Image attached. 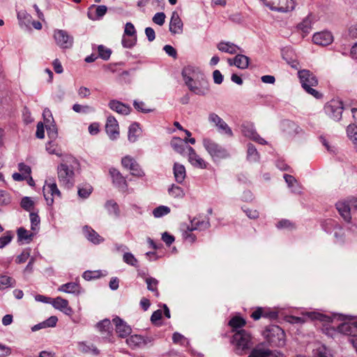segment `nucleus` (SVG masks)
<instances>
[{
  "instance_id": "obj_58",
  "label": "nucleus",
  "mask_w": 357,
  "mask_h": 357,
  "mask_svg": "<svg viewBox=\"0 0 357 357\" xmlns=\"http://www.w3.org/2000/svg\"><path fill=\"white\" fill-rule=\"evenodd\" d=\"M129 170L130 171V174L132 176H137L139 178H142L145 176V173H144V170L142 169V167H140V165H139V163L137 162H136L135 164H133L132 165V167H130L129 168Z\"/></svg>"
},
{
  "instance_id": "obj_52",
  "label": "nucleus",
  "mask_w": 357,
  "mask_h": 357,
  "mask_svg": "<svg viewBox=\"0 0 357 357\" xmlns=\"http://www.w3.org/2000/svg\"><path fill=\"white\" fill-rule=\"evenodd\" d=\"M137 42V37L123 36L121 39V45L124 48L132 49Z\"/></svg>"
},
{
  "instance_id": "obj_1",
  "label": "nucleus",
  "mask_w": 357,
  "mask_h": 357,
  "mask_svg": "<svg viewBox=\"0 0 357 357\" xmlns=\"http://www.w3.org/2000/svg\"><path fill=\"white\" fill-rule=\"evenodd\" d=\"M304 314L312 320H319L324 323L333 322L335 319L342 321V323L337 326V331L352 337L349 341L357 352V317L340 313L328 315L314 311L306 312Z\"/></svg>"
},
{
  "instance_id": "obj_12",
  "label": "nucleus",
  "mask_w": 357,
  "mask_h": 357,
  "mask_svg": "<svg viewBox=\"0 0 357 357\" xmlns=\"http://www.w3.org/2000/svg\"><path fill=\"white\" fill-rule=\"evenodd\" d=\"M335 208L344 221L350 226L349 229L354 231L356 225L351 221V208L347 201H339L335 204Z\"/></svg>"
},
{
  "instance_id": "obj_51",
  "label": "nucleus",
  "mask_w": 357,
  "mask_h": 357,
  "mask_svg": "<svg viewBox=\"0 0 357 357\" xmlns=\"http://www.w3.org/2000/svg\"><path fill=\"white\" fill-rule=\"evenodd\" d=\"M171 209L167 206L160 205L153 210V215L155 218H160L168 215Z\"/></svg>"
},
{
  "instance_id": "obj_34",
  "label": "nucleus",
  "mask_w": 357,
  "mask_h": 357,
  "mask_svg": "<svg viewBox=\"0 0 357 357\" xmlns=\"http://www.w3.org/2000/svg\"><path fill=\"white\" fill-rule=\"evenodd\" d=\"M190 228L188 226V224L183 223L181 225V230L182 231V237L183 238L189 242V243H194L197 237L195 234L192 233L194 230H190Z\"/></svg>"
},
{
  "instance_id": "obj_48",
  "label": "nucleus",
  "mask_w": 357,
  "mask_h": 357,
  "mask_svg": "<svg viewBox=\"0 0 357 357\" xmlns=\"http://www.w3.org/2000/svg\"><path fill=\"white\" fill-rule=\"evenodd\" d=\"M168 193L174 198H183L185 196V192L183 188L175 184H172L168 188Z\"/></svg>"
},
{
  "instance_id": "obj_33",
  "label": "nucleus",
  "mask_w": 357,
  "mask_h": 357,
  "mask_svg": "<svg viewBox=\"0 0 357 357\" xmlns=\"http://www.w3.org/2000/svg\"><path fill=\"white\" fill-rule=\"evenodd\" d=\"M312 20L310 15L305 17L303 21L297 25V28L301 30L304 36L308 34L312 30Z\"/></svg>"
},
{
  "instance_id": "obj_53",
  "label": "nucleus",
  "mask_w": 357,
  "mask_h": 357,
  "mask_svg": "<svg viewBox=\"0 0 357 357\" xmlns=\"http://www.w3.org/2000/svg\"><path fill=\"white\" fill-rule=\"evenodd\" d=\"M73 109L74 112L79 114H89L95 112V109L90 105H82L78 103L73 105Z\"/></svg>"
},
{
  "instance_id": "obj_55",
  "label": "nucleus",
  "mask_w": 357,
  "mask_h": 357,
  "mask_svg": "<svg viewBox=\"0 0 357 357\" xmlns=\"http://www.w3.org/2000/svg\"><path fill=\"white\" fill-rule=\"evenodd\" d=\"M14 237L12 231H6L3 235L0 237V249L3 248L8 245Z\"/></svg>"
},
{
  "instance_id": "obj_56",
  "label": "nucleus",
  "mask_w": 357,
  "mask_h": 357,
  "mask_svg": "<svg viewBox=\"0 0 357 357\" xmlns=\"http://www.w3.org/2000/svg\"><path fill=\"white\" fill-rule=\"evenodd\" d=\"M21 207L26 211L33 212L34 202L29 197H24L20 202Z\"/></svg>"
},
{
  "instance_id": "obj_32",
  "label": "nucleus",
  "mask_w": 357,
  "mask_h": 357,
  "mask_svg": "<svg viewBox=\"0 0 357 357\" xmlns=\"http://www.w3.org/2000/svg\"><path fill=\"white\" fill-rule=\"evenodd\" d=\"M278 6H276L275 8H280V10H275L279 13H287L291 11L295 8L294 0H278Z\"/></svg>"
},
{
  "instance_id": "obj_9",
  "label": "nucleus",
  "mask_w": 357,
  "mask_h": 357,
  "mask_svg": "<svg viewBox=\"0 0 357 357\" xmlns=\"http://www.w3.org/2000/svg\"><path fill=\"white\" fill-rule=\"evenodd\" d=\"M155 338L153 336H143L141 335H132L126 339V343L132 349H143L152 345Z\"/></svg>"
},
{
  "instance_id": "obj_22",
  "label": "nucleus",
  "mask_w": 357,
  "mask_h": 357,
  "mask_svg": "<svg viewBox=\"0 0 357 357\" xmlns=\"http://www.w3.org/2000/svg\"><path fill=\"white\" fill-rule=\"evenodd\" d=\"M109 174L112 178V183L115 187L119 189L127 188V181L118 169L115 168L109 169Z\"/></svg>"
},
{
  "instance_id": "obj_63",
  "label": "nucleus",
  "mask_w": 357,
  "mask_h": 357,
  "mask_svg": "<svg viewBox=\"0 0 357 357\" xmlns=\"http://www.w3.org/2000/svg\"><path fill=\"white\" fill-rule=\"evenodd\" d=\"M47 136L50 141L54 140L58 136V131L56 125L46 126Z\"/></svg>"
},
{
  "instance_id": "obj_39",
  "label": "nucleus",
  "mask_w": 357,
  "mask_h": 357,
  "mask_svg": "<svg viewBox=\"0 0 357 357\" xmlns=\"http://www.w3.org/2000/svg\"><path fill=\"white\" fill-rule=\"evenodd\" d=\"M17 16L20 26L24 25L26 27L29 26L32 20V17L29 13L22 10L17 12Z\"/></svg>"
},
{
  "instance_id": "obj_31",
  "label": "nucleus",
  "mask_w": 357,
  "mask_h": 357,
  "mask_svg": "<svg viewBox=\"0 0 357 357\" xmlns=\"http://www.w3.org/2000/svg\"><path fill=\"white\" fill-rule=\"evenodd\" d=\"M173 172L175 181L178 183H182L186 177V171L184 165L178 162H174Z\"/></svg>"
},
{
  "instance_id": "obj_43",
  "label": "nucleus",
  "mask_w": 357,
  "mask_h": 357,
  "mask_svg": "<svg viewBox=\"0 0 357 357\" xmlns=\"http://www.w3.org/2000/svg\"><path fill=\"white\" fill-rule=\"evenodd\" d=\"M247 159L252 162H257L259 160V154L256 147L251 143L248 144Z\"/></svg>"
},
{
  "instance_id": "obj_36",
  "label": "nucleus",
  "mask_w": 357,
  "mask_h": 357,
  "mask_svg": "<svg viewBox=\"0 0 357 357\" xmlns=\"http://www.w3.org/2000/svg\"><path fill=\"white\" fill-rule=\"evenodd\" d=\"M339 222L332 218L326 219L321 222V227L327 234H332L334 229L339 225Z\"/></svg>"
},
{
  "instance_id": "obj_40",
  "label": "nucleus",
  "mask_w": 357,
  "mask_h": 357,
  "mask_svg": "<svg viewBox=\"0 0 357 357\" xmlns=\"http://www.w3.org/2000/svg\"><path fill=\"white\" fill-rule=\"evenodd\" d=\"M335 243L337 244H344L346 241V236L343 227L339 224V225L333 231Z\"/></svg>"
},
{
  "instance_id": "obj_13",
  "label": "nucleus",
  "mask_w": 357,
  "mask_h": 357,
  "mask_svg": "<svg viewBox=\"0 0 357 357\" xmlns=\"http://www.w3.org/2000/svg\"><path fill=\"white\" fill-rule=\"evenodd\" d=\"M54 39L56 45L62 49H69L73 47V37L66 31L56 29L54 31Z\"/></svg>"
},
{
  "instance_id": "obj_44",
  "label": "nucleus",
  "mask_w": 357,
  "mask_h": 357,
  "mask_svg": "<svg viewBox=\"0 0 357 357\" xmlns=\"http://www.w3.org/2000/svg\"><path fill=\"white\" fill-rule=\"evenodd\" d=\"M96 328L102 333V334H109L111 332L112 326L111 321L109 319H105L96 324Z\"/></svg>"
},
{
  "instance_id": "obj_24",
  "label": "nucleus",
  "mask_w": 357,
  "mask_h": 357,
  "mask_svg": "<svg viewBox=\"0 0 357 357\" xmlns=\"http://www.w3.org/2000/svg\"><path fill=\"white\" fill-rule=\"evenodd\" d=\"M108 106L112 110L123 115H128L131 111V107L129 105L116 100H110Z\"/></svg>"
},
{
  "instance_id": "obj_5",
  "label": "nucleus",
  "mask_w": 357,
  "mask_h": 357,
  "mask_svg": "<svg viewBox=\"0 0 357 357\" xmlns=\"http://www.w3.org/2000/svg\"><path fill=\"white\" fill-rule=\"evenodd\" d=\"M264 336L272 347H281L285 344V333L277 325H271L266 327L264 332Z\"/></svg>"
},
{
  "instance_id": "obj_14",
  "label": "nucleus",
  "mask_w": 357,
  "mask_h": 357,
  "mask_svg": "<svg viewBox=\"0 0 357 357\" xmlns=\"http://www.w3.org/2000/svg\"><path fill=\"white\" fill-rule=\"evenodd\" d=\"M208 121H209V122L215 124V126L217 128L218 131L220 134L226 135L229 137H232L234 135L231 128L218 114H216L215 113L210 114L208 116Z\"/></svg>"
},
{
  "instance_id": "obj_19",
  "label": "nucleus",
  "mask_w": 357,
  "mask_h": 357,
  "mask_svg": "<svg viewBox=\"0 0 357 357\" xmlns=\"http://www.w3.org/2000/svg\"><path fill=\"white\" fill-rule=\"evenodd\" d=\"M82 232L84 237L93 244L98 245L105 241V239L90 226H84Z\"/></svg>"
},
{
  "instance_id": "obj_10",
  "label": "nucleus",
  "mask_w": 357,
  "mask_h": 357,
  "mask_svg": "<svg viewBox=\"0 0 357 357\" xmlns=\"http://www.w3.org/2000/svg\"><path fill=\"white\" fill-rule=\"evenodd\" d=\"M187 87L192 93L199 96H205L210 92V84L206 75L195 79Z\"/></svg>"
},
{
  "instance_id": "obj_47",
  "label": "nucleus",
  "mask_w": 357,
  "mask_h": 357,
  "mask_svg": "<svg viewBox=\"0 0 357 357\" xmlns=\"http://www.w3.org/2000/svg\"><path fill=\"white\" fill-rule=\"evenodd\" d=\"M145 282L147 284V289L149 291H152L155 294V296H159V292L158 291V280L153 277H148L145 279Z\"/></svg>"
},
{
  "instance_id": "obj_23",
  "label": "nucleus",
  "mask_w": 357,
  "mask_h": 357,
  "mask_svg": "<svg viewBox=\"0 0 357 357\" xmlns=\"http://www.w3.org/2000/svg\"><path fill=\"white\" fill-rule=\"evenodd\" d=\"M183 22L177 12L174 11L172 14L169 22V31L173 34H179L183 31Z\"/></svg>"
},
{
  "instance_id": "obj_2",
  "label": "nucleus",
  "mask_w": 357,
  "mask_h": 357,
  "mask_svg": "<svg viewBox=\"0 0 357 357\" xmlns=\"http://www.w3.org/2000/svg\"><path fill=\"white\" fill-rule=\"evenodd\" d=\"M234 351L238 355H243L250 350L252 347L251 334L245 329L236 331L231 340Z\"/></svg>"
},
{
  "instance_id": "obj_26",
  "label": "nucleus",
  "mask_w": 357,
  "mask_h": 357,
  "mask_svg": "<svg viewBox=\"0 0 357 357\" xmlns=\"http://www.w3.org/2000/svg\"><path fill=\"white\" fill-rule=\"evenodd\" d=\"M282 357L283 354L280 351H271L269 349H264L260 348L254 349L248 357Z\"/></svg>"
},
{
  "instance_id": "obj_30",
  "label": "nucleus",
  "mask_w": 357,
  "mask_h": 357,
  "mask_svg": "<svg viewBox=\"0 0 357 357\" xmlns=\"http://www.w3.org/2000/svg\"><path fill=\"white\" fill-rule=\"evenodd\" d=\"M188 226L190 228V230L204 231L210 227V222L208 220H200L194 218L192 220H190V222Z\"/></svg>"
},
{
  "instance_id": "obj_57",
  "label": "nucleus",
  "mask_w": 357,
  "mask_h": 357,
  "mask_svg": "<svg viewBox=\"0 0 357 357\" xmlns=\"http://www.w3.org/2000/svg\"><path fill=\"white\" fill-rule=\"evenodd\" d=\"M133 106L135 109L144 114H147L153 112V109L147 108L146 104L143 101L135 100L133 101Z\"/></svg>"
},
{
  "instance_id": "obj_4",
  "label": "nucleus",
  "mask_w": 357,
  "mask_h": 357,
  "mask_svg": "<svg viewBox=\"0 0 357 357\" xmlns=\"http://www.w3.org/2000/svg\"><path fill=\"white\" fill-rule=\"evenodd\" d=\"M203 146L213 161L226 159L230 156L229 151L211 138H204Z\"/></svg>"
},
{
  "instance_id": "obj_64",
  "label": "nucleus",
  "mask_w": 357,
  "mask_h": 357,
  "mask_svg": "<svg viewBox=\"0 0 357 357\" xmlns=\"http://www.w3.org/2000/svg\"><path fill=\"white\" fill-rule=\"evenodd\" d=\"M52 141L53 140L48 142V143L46 144V150L50 154H54L60 156L61 151Z\"/></svg>"
},
{
  "instance_id": "obj_61",
  "label": "nucleus",
  "mask_w": 357,
  "mask_h": 357,
  "mask_svg": "<svg viewBox=\"0 0 357 357\" xmlns=\"http://www.w3.org/2000/svg\"><path fill=\"white\" fill-rule=\"evenodd\" d=\"M123 36L137 37L136 29L132 22H126Z\"/></svg>"
},
{
  "instance_id": "obj_8",
  "label": "nucleus",
  "mask_w": 357,
  "mask_h": 357,
  "mask_svg": "<svg viewBox=\"0 0 357 357\" xmlns=\"http://www.w3.org/2000/svg\"><path fill=\"white\" fill-rule=\"evenodd\" d=\"M204 75H205V74L200 68L194 65L185 66L183 68L181 71V76L186 86L194 82L195 79H198Z\"/></svg>"
},
{
  "instance_id": "obj_17",
  "label": "nucleus",
  "mask_w": 357,
  "mask_h": 357,
  "mask_svg": "<svg viewBox=\"0 0 357 357\" xmlns=\"http://www.w3.org/2000/svg\"><path fill=\"white\" fill-rule=\"evenodd\" d=\"M105 130L112 140L116 139L119 136V127L116 119L113 116H108L105 125Z\"/></svg>"
},
{
  "instance_id": "obj_37",
  "label": "nucleus",
  "mask_w": 357,
  "mask_h": 357,
  "mask_svg": "<svg viewBox=\"0 0 357 357\" xmlns=\"http://www.w3.org/2000/svg\"><path fill=\"white\" fill-rule=\"evenodd\" d=\"M91 7H96V14L93 15L90 12H88V17L90 20H97L101 19L107 13V8L106 6L100 5L95 6L93 5Z\"/></svg>"
},
{
  "instance_id": "obj_28",
  "label": "nucleus",
  "mask_w": 357,
  "mask_h": 357,
  "mask_svg": "<svg viewBox=\"0 0 357 357\" xmlns=\"http://www.w3.org/2000/svg\"><path fill=\"white\" fill-rule=\"evenodd\" d=\"M58 290L66 294L79 295L81 293V287L79 286V283L75 282H67L61 285L58 288Z\"/></svg>"
},
{
  "instance_id": "obj_20",
  "label": "nucleus",
  "mask_w": 357,
  "mask_h": 357,
  "mask_svg": "<svg viewBox=\"0 0 357 357\" xmlns=\"http://www.w3.org/2000/svg\"><path fill=\"white\" fill-rule=\"evenodd\" d=\"M312 40L317 45L326 46L333 42V37L330 31H325L314 33Z\"/></svg>"
},
{
  "instance_id": "obj_38",
  "label": "nucleus",
  "mask_w": 357,
  "mask_h": 357,
  "mask_svg": "<svg viewBox=\"0 0 357 357\" xmlns=\"http://www.w3.org/2000/svg\"><path fill=\"white\" fill-rule=\"evenodd\" d=\"M250 59L247 56L243 54H238L234 57V66L240 69H245L248 67Z\"/></svg>"
},
{
  "instance_id": "obj_21",
  "label": "nucleus",
  "mask_w": 357,
  "mask_h": 357,
  "mask_svg": "<svg viewBox=\"0 0 357 357\" xmlns=\"http://www.w3.org/2000/svg\"><path fill=\"white\" fill-rule=\"evenodd\" d=\"M50 304L56 310L63 312L65 314L70 315L73 309L69 306L68 301L60 296L52 299Z\"/></svg>"
},
{
  "instance_id": "obj_27",
  "label": "nucleus",
  "mask_w": 357,
  "mask_h": 357,
  "mask_svg": "<svg viewBox=\"0 0 357 357\" xmlns=\"http://www.w3.org/2000/svg\"><path fill=\"white\" fill-rule=\"evenodd\" d=\"M217 48L222 52H225L230 54H237L238 51L241 50L240 47L233 43L228 41L220 42L217 45Z\"/></svg>"
},
{
  "instance_id": "obj_49",
  "label": "nucleus",
  "mask_w": 357,
  "mask_h": 357,
  "mask_svg": "<svg viewBox=\"0 0 357 357\" xmlns=\"http://www.w3.org/2000/svg\"><path fill=\"white\" fill-rule=\"evenodd\" d=\"M29 218L31 222V229L36 234L40 228V218L38 213L35 212H31Z\"/></svg>"
},
{
  "instance_id": "obj_54",
  "label": "nucleus",
  "mask_w": 357,
  "mask_h": 357,
  "mask_svg": "<svg viewBox=\"0 0 357 357\" xmlns=\"http://www.w3.org/2000/svg\"><path fill=\"white\" fill-rule=\"evenodd\" d=\"M98 57L105 61H107L112 54V51L109 48L106 47L103 45H99L97 47Z\"/></svg>"
},
{
  "instance_id": "obj_45",
  "label": "nucleus",
  "mask_w": 357,
  "mask_h": 357,
  "mask_svg": "<svg viewBox=\"0 0 357 357\" xmlns=\"http://www.w3.org/2000/svg\"><path fill=\"white\" fill-rule=\"evenodd\" d=\"M246 322L244 319L240 317H234L229 321V325L232 328V331L241 330L240 328L244 326Z\"/></svg>"
},
{
  "instance_id": "obj_59",
  "label": "nucleus",
  "mask_w": 357,
  "mask_h": 357,
  "mask_svg": "<svg viewBox=\"0 0 357 357\" xmlns=\"http://www.w3.org/2000/svg\"><path fill=\"white\" fill-rule=\"evenodd\" d=\"M173 342L175 344H180L183 346H188L189 344V341L187 338H185L182 334L175 332L172 335Z\"/></svg>"
},
{
  "instance_id": "obj_18",
  "label": "nucleus",
  "mask_w": 357,
  "mask_h": 357,
  "mask_svg": "<svg viewBox=\"0 0 357 357\" xmlns=\"http://www.w3.org/2000/svg\"><path fill=\"white\" fill-rule=\"evenodd\" d=\"M188 161L195 167L206 169L207 162L202 159L192 147H188Z\"/></svg>"
},
{
  "instance_id": "obj_6",
  "label": "nucleus",
  "mask_w": 357,
  "mask_h": 357,
  "mask_svg": "<svg viewBox=\"0 0 357 357\" xmlns=\"http://www.w3.org/2000/svg\"><path fill=\"white\" fill-rule=\"evenodd\" d=\"M59 181L67 189L71 188L75 183L74 167L66 162L61 163L57 167Z\"/></svg>"
},
{
  "instance_id": "obj_60",
  "label": "nucleus",
  "mask_w": 357,
  "mask_h": 357,
  "mask_svg": "<svg viewBox=\"0 0 357 357\" xmlns=\"http://www.w3.org/2000/svg\"><path fill=\"white\" fill-rule=\"evenodd\" d=\"M123 260L128 265L135 267L137 266L138 261L131 252H125L123 256Z\"/></svg>"
},
{
  "instance_id": "obj_25",
  "label": "nucleus",
  "mask_w": 357,
  "mask_h": 357,
  "mask_svg": "<svg viewBox=\"0 0 357 357\" xmlns=\"http://www.w3.org/2000/svg\"><path fill=\"white\" fill-rule=\"evenodd\" d=\"M170 145L174 151L181 155H185L186 151L188 152V147H191L190 146L185 144L183 139L176 137L172 138L170 142Z\"/></svg>"
},
{
  "instance_id": "obj_16",
  "label": "nucleus",
  "mask_w": 357,
  "mask_h": 357,
  "mask_svg": "<svg viewBox=\"0 0 357 357\" xmlns=\"http://www.w3.org/2000/svg\"><path fill=\"white\" fill-rule=\"evenodd\" d=\"M112 322L115 325V331L119 337L125 338L131 334L132 328L130 326L119 317L116 316L113 318Z\"/></svg>"
},
{
  "instance_id": "obj_42",
  "label": "nucleus",
  "mask_w": 357,
  "mask_h": 357,
  "mask_svg": "<svg viewBox=\"0 0 357 357\" xmlns=\"http://www.w3.org/2000/svg\"><path fill=\"white\" fill-rule=\"evenodd\" d=\"M283 178L287 183L288 187L291 188V191L294 193H299L301 192L300 188L297 183L296 178L289 174H284Z\"/></svg>"
},
{
  "instance_id": "obj_29",
  "label": "nucleus",
  "mask_w": 357,
  "mask_h": 357,
  "mask_svg": "<svg viewBox=\"0 0 357 357\" xmlns=\"http://www.w3.org/2000/svg\"><path fill=\"white\" fill-rule=\"evenodd\" d=\"M17 240L22 243H29L32 241L36 233L29 231L24 227H20L17 230Z\"/></svg>"
},
{
  "instance_id": "obj_15",
  "label": "nucleus",
  "mask_w": 357,
  "mask_h": 357,
  "mask_svg": "<svg viewBox=\"0 0 357 357\" xmlns=\"http://www.w3.org/2000/svg\"><path fill=\"white\" fill-rule=\"evenodd\" d=\"M242 133L246 137L251 139L259 144H266L267 142L257 132L252 123H245L242 125Z\"/></svg>"
},
{
  "instance_id": "obj_46",
  "label": "nucleus",
  "mask_w": 357,
  "mask_h": 357,
  "mask_svg": "<svg viewBox=\"0 0 357 357\" xmlns=\"http://www.w3.org/2000/svg\"><path fill=\"white\" fill-rule=\"evenodd\" d=\"M105 208L110 215H114L116 217H119L120 215L119 207L115 201L112 199L108 200L105 203Z\"/></svg>"
},
{
  "instance_id": "obj_41",
  "label": "nucleus",
  "mask_w": 357,
  "mask_h": 357,
  "mask_svg": "<svg viewBox=\"0 0 357 357\" xmlns=\"http://www.w3.org/2000/svg\"><path fill=\"white\" fill-rule=\"evenodd\" d=\"M139 124L137 122L132 123L129 126L128 138L130 142L134 143L137 140V132H139Z\"/></svg>"
},
{
  "instance_id": "obj_50",
  "label": "nucleus",
  "mask_w": 357,
  "mask_h": 357,
  "mask_svg": "<svg viewBox=\"0 0 357 357\" xmlns=\"http://www.w3.org/2000/svg\"><path fill=\"white\" fill-rule=\"evenodd\" d=\"M15 283V280L13 278L0 275V290L13 287Z\"/></svg>"
},
{
  "instance_id": "obj_35",
  "label": "nucleus",
  "mask_w": 357,
  "mask_h": 357,
  "mask_svg": "<svg viewBox=\"0 0 357 357\" xmlns=\"http://www.w3.org/2000/svg\"><path fill=\"white\" fill-rule=\"evenodd\" d=\"M93 192V187L89 183H84L77 187L78 197L82 199L89 197Z\"/></svg>"
},
{
  "instance_id": "obj_62",
  "label": "nucleus",
  "mask_w": 357,
  "mask_h": 357,
  "mask_svg": "<svg viewBox=\"0 0 357 357\" xmlns=\"http://www.w3.org/2000/svg\"><path fill=\"white\" fill-rule=\"evenodd\" d=\"M31 250L29 248L24 249L20 255H19L16 259L15 262L17 264H22L25 262L30 257Z\"/></svg>"
},
{
  "instance_id": "obj_11",
  "label": "nucleus",
  "mask_w": 357,
  "mask_h": 357,
  "mask_svg": "<svg viewBox=\"0 0 357 357\" xmlns=\"http://www.w3.org/2000/svg\"><path fill=\"white\" fill-rule=\"evenodd\" d=\"M43 195L48 206L53 204L54 197H61V192L54 179H49V181H45V185L43 188Z\"/></svg>"
},
{
  "instance_id": "obj_7",
  "label": "nucleus",
  "mask_w": 357,
  "mask_h": 357,
  "mask_svg": "<svg viewBox=\"0 0 357 357\" xmlns=\"http://www.w3.org/2000/svg\"><path fill=\"white\" fill-rule=\"evenodd\" d=\"M347 107V106L344 105L341 100L336 98L326 103L324 109L330 119L335 121H340L342 119V112Z\"/></svg>"
},
{
  "instance_id": "obj_3",
  "label": "nucleus",
  "mask_w": 357,
  "mask_h": 357,
  "mask_svg": "<svg viewBox=\"0 0 357 357\" xmlns=\"http://www.w3.org/2000/svg\"><path fill=\"white\" fill-rule=\"evenodd\" d=\"M298 76L302 87L307 93L317 99L322 98V94L312 88L318 84V79L312 72L308 70H301L298 72Z\"/></svg>"
}]
</instances>
